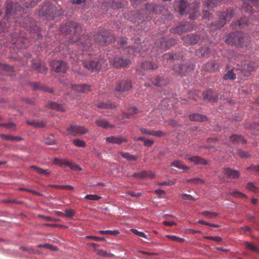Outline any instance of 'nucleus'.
<instances>
[{
	"instance_id": "1",
	"label": "nucleus",
	"mask_w": 259,
	"mask_h": 259,
	"mask_svg": "<svg viewBox=\"0 0 259 259\" xmlns=\"http://www.w3.org/2000/svg\"><path fill=\"white\" fill-rule=\"evenodd\" d=\"M6 14L5 19L9 23H12L11 19L15 20L22 17L26 13L25 10L18 3L7 1L5 4Z\"/></svg>"
},
{
	"instance_id": "2",
	"label": "nucleus",
	"mask_w": 259,
	"mask_h": 259,
	"mask_svg": "<svg viewBox=\"0 0 259 259\" xmlns=\"http://www.w3.org/2000/svg\"><path fill=\"white\" fill-rule=\"evenodd\" d=\"M250 36L242 32H234L230 34L225 39L229 45H235L238 47H246L250 42Z\"/></svg>"
},
{
	"instance_id": "3",
	"label": "nucleus",
	"mask_w": 259,
	"mask_h": 259,
	"mask_svg": "<svg viewBox=\"0 0 259 259\" xmlns=\"http://www.w3.org/2000/svg\"><path fill=\"white\" fill-rule=\"evenodd\" d=\"M175 5L178 7V12L181 15L190 14L189 18L191 19H196L197 17L198 7L194 4L189 5L185 0H180Z\"/></svg>"
},
{
	"instance_id": "4",
	"label": "nucleus",
	"mask_w": 259,
	"mask_h": 259,
	"mask_svg": "<svg viewBox=\"0 0 259 259\" xmlns=\"http://www.w3.org/2000/svg\"><path fill=\"white\" fill-rule=\"evenodd\" d=\"M79 34H77L75 37L71 38L72 42H76L77 45H80V48L82 51L88 52L90 50L92 40L90 37L88 36H81L78 38Z\"/></svg>"
},
{
	"instance_id": "5",
	"label": "nucleus",
	"mask_w": 259,
	"mask_h": 259,
	"mask_svg": "<svg viewBox=\"0 0 259 259\" xmlns=\"http://www.w3.org/2000/svg\"><path fill=\"white\" fill-rule=\"evenodd\" d=\"M81 27L76 22H68L61 26V31L63 33H68L73 32V36L72 38L75 37L81 32Z\"/></svg>"
},
{
	"instance_id": "6",
	"label": "nucleus",
	"mask_w": 259,
	"mask_h": 259,
	"mask_svg": "<svg viewBox=\"0 0 259 259\" xmlns=\"http://www.w3.org/2000/svg\"><path fill=\"white\" fill-rule=\"evenodd\" d=\"M234 11L232 9L223 12L220 16V22L215 23L214 29L223 27L228 21H229L234 17ZM214 24H212V26Z\"/></svg>"
},
{
	"instance_id": "7",
	"label": "nucleus",
	"mask_w": 259,
	"mask_h": 259,
	"mask_svg": "<svg viewBox=\"0 0 259 259\" xmlns=\"http://www.w3.org/2000/svg\"><path fill=\"white\" fill-rule=\"evenodd\" d=\"M114 40V37L111 33L106 32L97 34L94 38V41L100 45H106L112 42Z\"/></svg>"
},
{
	"instance_id": "8",
	"label": "nucleus",
	"mask_w": 259,
	"mask_h": 259,
	"mask_svg": "<svg viewBox=\"0 0 259 259\" xmlns=\"http://www.w3.org/2000/svg\"><path fill=\"white\" fill-rule=\"evenodd\" d=\"M67 130L69 135L74 137L85 134L88 131L83 126L78 125H71Z\"/></svg>"
},
{
	"instance_id": "9",
	"label": "nucleus",
	"mask_w": 259,
	"mask_h": 259,
	"mask_svg": "<svg viewBox=\"0 0 259 259\" xmlns=\"http://www.w3.org/2000/svg\"><path fill=\"white\" fill-rule=\"evenodd\" d=\"M239 177L240 173L238 171L232 169L229 167L225 168L223 170L222 176H219L224 181H226L227 179H237Z\"/></svg>"
},
{
	"instance_id": "10",
	"label": "nucleus",
	"mask_w": 259,
	"mask_h": 259,
	"mask_svg": "<svg viewBox=\"0 0 259 259\" xmlns=\"http://www.w3.org/2000/svg\"><path fill=\"white\" fill-rule=\"evenodd\" d=\"M193 66L186 62L175 66L174 69L180 75H185L188 72L193 69Z\"/></svg>"
},
{
	"instance_id": "11",
	"label": "nucleus",
	"mask_w": 259,
	"mask_h": 259,
	"mask_svg": "<svg viewBox=\"0 0 259 259\" xmlns=\"http://www.w3.org/2000/svg\"><path fill=\"white\" fill-rule=\"evenodd\" d=\"M182 39L185 44L189 45L201 43L203 39V37L199 35L192 34L182 36Z\"/></svg>"
},
{
	"instance_id": "12",
	"label": "nucleus",
	"mask_w": 259,
	"mask_h": 259,
	"mask_svg": "<svg viewBox=\"0 0 259 259\" xmlns=\"http://www.w3.org/2000/svg\"><path fill=\"white\" fill-rule=\"evenodd\" d=\"M54 71L57 72H65L67 68L65 62L59 60H54L51 64Z\"/></svg>"
},
{
	"instance_id": "13",
	"label": "nucleus",
	"mask_w": 259,
	"mask_h": 259,
	"mask_svg": "<svg viewBox=\"0 0 259 259\" xmlns=\"http://www.w3.org/2000/svg\"><path fill=\"white\" fill-rule=\"evenodd\" d=\"M145 8L149 14H160L163 10L162 6L153 4H146L145 5Z\"/></svg>"
},
{
	"instance_id": "14",
	"label": "nucleus",
	"mask_w": 259,
	"mask_h": 259,
	"mask_svg": "<svg viewBox=\"0 0 259 259\" xmlns=\"http://www.w3.org/2000/svg\"><path fill=\"white\" fill-rule=\"evenodd\" d=\"M84 67L92 71H99L101 68V64L98 61H87L82 62Z\"/></svg>"
},
{
	"instance_id": "15",
	"label": "nucleus",
	"mask_w": 259,
	"mask_h": 259,
	"mask_svg": "<svg viewBox=\"0 0 259 259\" xmlns=\"http://www.w3.org/2000/svg\"><path fill=\"white\" fill-rule=\"evenodd\" d=\"M132 87L131 80H123L120 81L117 87L116 90L118 92H125L130 90Z\"/></svg>"
},
{
	"instance_id": "16",
	"label": "nucleus",
	"mask_w": 259,
	"mask_h": 259,
	"mask_svg": "<svg viewBox=\"0 0 259 259\" xmlns=\"http://www.w3.org/2000/svg\"><path fill=\"white\" fill-rule=\"evenodd\" d=\"M130 63L129 60L123 57H116L113 60V65L116 68L124 67Z\"/></svg>"
},
{
	"instance_id": "17",
	"label": "nucleus",
	"mask_w": 259,
	"mask_h": 259,
	"mask_svg": "<svg viewBox=\"0 0 259 259\" xmlns=\"http://www.w3.org/2000/svg\"><path fill=\"white\" fill-rule=\"evenodd\" d=\"M160 47L162 49L166 50L176 44L177 40L175 39H168L162 38L160 40Z\"/></svg>"
},
{
	"instance_id": "18",
	"label": "nucleus",
	"mask_w": 259,
	"mask_h": 259,
	"mask_svg": "<svg viewBox=\"0 0 259 259\" xmlns=\"http://www.w3.org/2000/svg\"><path fill=\"white\" fill-rule=\"evenodd\" d=\"M59 165L62 166L63 165H67L70 167V168L75 171L81 170L82 168L77 164L72 163L71 162L66 159H60Z\"/></svg>"
},
{
	"instance_id": "19",
	"label": "nucleus",
	"mask_w": 259,
	"mask_h": 259,
	"mask_svg": "<svg viewBox=\"0 0 259 259\" xmlns=\"http://www.w3.org/2000/svg\"><path fill=\"white\" fill-rule=\"evenodd\" d=\"M202 95L204 99L208 100L210 102H215L218 98V95L214 94L210 89L204 92Z\"/></svg>"
},
{
	"instance_id": "20",
	"label": "nucleus",
	"mask_w": 259,
	"mask_h": 259,
	"mask_svg": "<svg viewBox=\"0 0 259 259\" xmlns=\"http://www.w3.org/2000/svg\"><path fill=\"white\" fill-rule=\"evenodd\" d=\"M27 39L24 37L19 36L18 37H13V42L17 45V47L19 48H26V45L25 44L27 41Z\"/></svg>"
},
{
	"instance_id": "21",
	"label": "nucleus",
	"mask_w": 259,
	"mask_h": 259,
	"mask_svg": "<svg viewBox=\"0 0 259 259\" xmlns=\"http://www.w3.org/2000/svg\"><path fill=\"white\" fill-rule=\"evenodd\" d=\"M72 90L81 93H85L90 91V86L87 84L75 85L71 84Z\"/></svg>"
},
{
	"instance_id": "22",
	"label": "nucleus",
	"mask_w": 259,
	"mask_h": 259,
	"mask_svg": "<svg viewBox=\"0 0 259 259\" xmlns=\"http://www.w3.org/2000/svg\"><path fill=\"white\" fill-rule=\"evenodd\" d=\"M253 66L250 64L244 63L238 69L240 70L242 73L245 76H248L249 73L253 70Z\"/></svg>"
},
{
	"instance_id": "23",
	"label": "nucleus",
	"mask_w": 259,
	"mask_h": 259,
	"mask_svg": "<svg viewBox=\"0 0 259 259\" xmlns=\"http://www.w3.org/2000/svg\"><path fill=\"white\" fill-rule=\"evenodd\" d=\"M210 54V49L207 46L201 47L195 51V54L199 57H207Z\"/></svg>"
},
{
	"instance_id": "24",
	"label": "nucleus",
	"mask_w": 259,
	"mask_h": 259,
	"mask_svg": "<svg viewBox=\"0 0 259 259\" xmlns=\"http://www.w3.org/2000/svg\"><path fill=\"white\" fill-rule=\"evenodd\" d=\"M32 68L39 73H45L47 71V68L42 63L37 61L33 62L32 63Z\"/></svg>"
},
{
	"instance_id": "25",
	"label": "nucleus",
	"mask_w": 259,
	"mask_h": 259,
	"mask_svg": "<svg viewBox=\"0 0 259 259\" xmlns=\"http://www.w3.org/2000/svg\"><path fill=\"white\" fill-rule=\"evenodd\" d=\"M219 65L214 61H210L204 64L202 68L207 71H213L217 69Z\"/></svg>"
},
{
	"instance_id": "26",
	"label": "nucleus",
	"mask_w": 259,
	"mask_h": 259,
	"mask_svg": "<svg viewBox=\"0 0 259 259\" xmlns=\"http://www.w3.org/2000/svg\"><path fill=\"white\" fill-rule=\"evenodd\" d=\"M249 20L246 17L241 18L234 24V28L235 29H242L248 25Z\"/></svg>"
},
{
	"instance_id": "27",
	"label": "nucleus",
	"mask_w": 259,
	"mask_h": 259,
	"mask_svg": "<svg viewBox=\"0 0 259 259\" xmlns=\"http://www.w3.org/2000/svg\"><path fill=\"white\" fill-rule=\"evenodd\" d=\"M106 141L108 143L120 145L123 142H126L127 140L120 137L111 136L107 137Z\"/></svg>"
},
{
	"instance_id": "28",
	"label": "nucleus",
	"mask_w": 259,
	"mask_h": 259,
	"mask_svg": "<svg viewBox=\"0 0 259 259\" xmlns=\"http://www.w3.org/2000/svg\"><path fill=\"white\" fill-rule=\"evenodd\" d=\"M188 159L189 161L193 162L195 164L207 165L208 163L206 159L197 156L189 157Z\"/></svg>"
},
{
	"instance_id": "29",
	"label": "nucleus",
	"mask_w": 259,
	"mask_h": 259,
	"mask_svg": "<svg viewBox=\"0 0 259 259\" xmlns=\"http://www.w3.org/2000/svg\"><path fill=\"white\" fill-rule=\"evenodd\" d=\"M96 123L98 126L105 128H113L114 127L113 125L111 124L108 121L104 119H98Z\"/></svg>"
},
{
	"instance_id": "30",
	"label": "nucleus",
	"mask_w": 259,
	"mask_h": 259,
	"mask_svg": "<svg viewBox=\"0 0 259 259\" xmlns=\"http://www.w3.org/2000/svg\"><path fill=\"white\" fill-rule=\"evenodd\" d=\"M40 12L44 15H51L54 12V7L47 4L42 7Z\"/></svg>"
},
{
	"instance_id": "31",
	"label": "nucleus",
	"mask_w": 259,
	"mask_h": 259,
	"mask_svg": "<svg viewBox=\"0 0 259 259\" xmlns=\"http://www.w3.org/2000/svg\"><path fill=\"white\" fill-rule=\"evenodd\" d=\"M189 119L191 121H204L207 119V118L205 116L198 113H195L189 115Z\"/></svg>"
},
{
	"instance_id": "32",
	"label": "nucleus",
	"mask_w": 259,
	"mask_h": 259,
	"mask_svg": "<svg viewBox=\"0 0 259 259\" xmlns=\"http://www.w3.org/2000/svg\"><path fill=\"white\" fill-rule=\"evenodd\" d=\"M230 141L234 144L240 143L241 144H245L246 143L244 138L237 135H233L230 137Z\"/></svg>"
},
{
	"instance_id": "33",
	"label": "nucleus",
	"mask_w": 259,
	"mask_h": 259,
	"mask_svg": "<svg viewBox=\"0 0 259 259\" xmlns=\"http://www.w3.org/2000/svg\"><path fill=\"white\" fill-rule=\"evenodd\" d=\"M164 60H178L182 58V56L180 55L173 53H166L163 55Z\"/></svg>"
},
{
	"instance_id": "34",
	"label": "nucleus",
	"mask_w": 259,
	"mask_h": 259,
	"mask_svg": "<svg viewBox=\"0 0 259 259\" xmlns=\"http://www.w3.org/2000/svg\"><path fill=\"white\" fill-rule=\"evenodd\" d=\"M32 86L34 90H42L45 92L49 93H53V89L51 88H49V87H41L40 84L38 82H33L32 83Z\"/></svg>"
},
{
	"instance_id": "35",
	"label": "nucleus",
	"mask_w": 259,
	"mask_h": 259,
	"mask_svg": "<svg viewBox=\"0 0 259 259\" xmlns=\"http://www.w3.org/2000/svg\"><path fill=\"white\" fill-rule=\"evenodd\" d=\"M236 75L233 72V69L228 70L223 76L224 80H234L236 79Z\"/></svg>"
},
{
	"instance_id": "36",
	"label": "nucleus",
	"mask_w": 259,
	"mask_h": 259,
	"mask_svg": "<svg viewBox=\"0 0 259 259\" xmlns=\"http://www.w3.org/2000/svg\"><path fill=\"white\" fill-rule=\"evenodd\" d=\"M141 67L146 70L150 69H154L157 68L156 65L152 63L151 62L145 61L141 64Z\"/></svg>"
},
{
	"instance_id": "37",
	"label": "nucleus",
	"mask_w": 259,
	"mask_h": 259,
	"mask_svg": "<svg viewBox=\"0 0 259 259\" xmlns=\"http://www.w3.org/2000/svg\"><path fill=\"white\" fill-rule=\"evenodd\" d=\"M96 106L99 108L101 109L112 108L115 107V105L110 102H107L106 103L99 102L96 105Z\"/></svg>"
},
{
	"instance_id": "38",
	"label": "nucleus",
	"mask_w": 259,
	"mask_h": 259,
	"mask_svg": "<svg viewBox=\"0 0 259 259\" xmlns=\"http://www.w3.org/2000/svg\"><path fill=\"white\" fill-rule=\"evenodd\" d=\"M171 165L184 170L189 169V167L184 165L183 163L179 160H176L174 161L171 163Z\"/></svg>"
},
{
	"instance_id": "39",
	"label": "nucleus",
	"mask_w": 259,
	"mask_h": 259,
	"mask_svg": "<svg viewBox=\"0 0 259 259\" xmlns=\"http://www.w3.org/2000/svg\"><path fill=\"white\" fill-rule=\"evenodd\" d=\"M27 124L33 126L35 127H44L45 124L42 121H36L35 120H26Z\"/></svg>"
},
{
	"instance_id": "40",
	"label": "nucleus",
	"mask_w": 259,
	"mask_h": 259,
	"mask_svg": "<svg viewBox=\"0 0 259 259\" xmlns=\"http://www.w3.org/2000/svg\"><path fill=\"white\" fill-rule=\"evenodd\" d=\"M152 83L156 86L162 87L165 85L167 83L164 81L160 77H156L152 79Z\"/></svg>"
},
{
	"instance_id": "41",
	"label": "nucleus",
	"mask_w": 259,
	"mask_h": 259,
	"mask_svg": "<svg viewBox=\"0 0 259 259\" xmlns=\"http://www.w3.org/2000/svg\"><path fill=\"white\" fill-rule=\"evenodd\" d=\"M0 137L4 138L6 140H10L13 141H19L22 140L19 137L13 136L11 135H6L3 134H0Z\"/></svg>"
},
{
	"instance_id": "42",
	"label": "nucleus",
	"mask_w": 259,
	"mask_h": 259,
	"mask_svg": "<svg viewBox=\"0 0 259 259\" xmlns=\"http://www.w3.org/2000/svg\"><path fill=\"white\" fill-rule=\"evenodd\" d=\"M48 106L54 109H56L57 111H65V109L62 105L59 104L55 102H50Z\"/></svg>"
},
{
	"instance_id": "43",
	"label": "nucleus",
	"mask_w": 259,
	"mask_h": 259,
	"mask_svg": "<svg viewBox=\"0 0 259 259\" xmlns=\"http://www.w3.org/2000/svg\"><path fill=\"white\" fill-rule=\"evenodd\" d=\"M127 52H128L129 54H133V55L135 56H137L138 54H139V55H142L141 50L139 49V47H133L128 48Z\"/></svg>"
},
{
	"instance_id": "44",
	"label": "nucleus",
	"mask_w": 259,
	"mask_h": 259,
	"mask_svg": "<svg viewBox=\"0 0 259 259\" xmlns=\"http://www.w3.org/2000/svg\"><path fill=\"white\" fill-rule=\"evenodd\" d=\"M30 168L34 169L36 172L39 174L45 175H49L50 174V172L48 171V170H45L34 165L31 166Z\"/></svg>"
},
{
	"instance_id": "45",
	"label": "nucleus",
	"mask_w": 259,
	"mask_h": 259,
	"mask_svg": "<svg viewBox=\"0 0 259 259\" xmlns=\"http://www.w3.org/2000/svg\"><path fill=\"white\" fill-rule=\"evenodd\" d=\"M0 126H4L10 131H15L16 130V125L12 122L0 123Z\"/></svg>"
},
{
	"instance_id": "46",
	"label": "nucleus",
	"mask_w": 259,
	"mask_h": 259,
	"mask_svg": "<svg viewBox=\"0 0 259 259\" xmlns=\"http://www.w3.org/2000/svg\"><path fill=\"white\" fill-rule=\"evenodd\" d=\"M120 154L122 157L128 160L135 161L137 159V156L131 155L128 153L121 152Z\"/></svg>"
},
{
	"instance_id": "47",
	"label": "nucleus",
	"mask_w": 259,
	"mask_h": 259,
	"mask_svg": "<svg viewBox=\"0 0 259 259\" xmlns=\"http://www.w3.org/2000/svg\"><path fill=\"white\" fill-rule=\"evenodd\" d=\"M97 253L99 255L107 257H112L114 256L113 254L102 249L98 250Z\"/></svg>"
},
{
	"instance_id": "48",
	"label": "nucleus",
	"mask_w": 259,
	"mask_h": 259,
	"mask_svg": "<svg viewBox=\"0 0 259 259\" xmlns=\"http://www.w3.org/2000/svg\"><path fill=\"white\" fill-rule=\"evenodd\" d=\"M137 140L143 141L144 142V145L147 147H150L153 144V140L146 139L144 137H139L137 138Z\"/></svg>"
},
{
	"instance_id": "49",
	"label": "nucleus",
	"mask_w": 259,
	"mask_h": 259,
	"mask_svg": "<svg viewBox=\"0 0 259 259\" xmlns=\"http://www.w3.org/2000/svg\"><path fill=\"white\" fill-rule=\"evenodd\" d=\"M0 69L3 70L8 72H12L14 71V68L13 66L8 65L6 64L0 63Z\"/></svg>"
},
{
	"instance_id": "50",
	"label": "nucleus",
	"mask_w": 259,
	"mask_h": 259,
	"mask_svg": "<svg viewBox=\"0 0 259 259\" xmlns=\"http://www.w3.org/2000/svg\"><path fill=\"white\" fill-rule=\"evenodd\" d=\"M50 187L60 188L61 189H66V190H73L74 188L70 185H50Z\"/></svg>"
},
{
	"instance_id": "51",
	"label": "nucleus",
	"mask_w": 259,
	"mask_h": 259,
	"mask_svg": "<svg viewBox=\"0 0 259 259\" xmlns=\"http://www.w3.org/2000/svg\"><path fill=\"white\" fill-rule=\"evenodd\" d=\"M73 143L77 147H84L86 145L84 141L78 139H74L73 141Z\"/></svg>"
},
{
	"instance_id": "52",
	"label": "nucleus",
	"mask_w": 259,
	"mask_h": 259,
	"mask_svg": "<svg viewBox=\"0 0 259 259\" xmlns=\"http://www.w3.org/2000/svg\"><path fill=\"white\" fill-rule=\"evenodd\" d=\"M246 188L250 191L253 192L254 193L259 192V188L256 187L254 184L252 183H248L247 184Z\"/></svg>"
},
{
	"instance_id": "53",
	"label": "nucleus",
	"mask_w": 259,
	"mask_h": 259,
	"mask_svg": "<svg viewBox=\"0 0 259 259\" xmlns=\"http://www.w3.org/2000/svg\"><path fill=\"white\" fill-rule=\"evenodd\" d=\"M36 4L37 2L34 0H27L24 3V5L26 8H32Z\"/></svg>"
},
{
	"instance_id": "54",
	"label": "nucleus",
	"mask_w": 259,
	"mask_h": 259,
	"mask_svg": "<svg viewBox=\"0 0 259 259\" xmlns=\"http://www.w3.org/2000/svg\"><path fill=\"white\" fill-rule=\"evenodd\" d=\"M98 233L101 234H108V235H116L119 233V232L117 230L99 231Z\"/></svg>"
},
{
	"instance_id": "55",
	"label": "nucleus",
	"mask_w": 259,
	"mask_h": 259,
	"mask_svg": "<svg viewBox=\"0 0 259 259\" xmlns=\"http://www.w3.org/2000/svg\"><path fill=\"white\" fill-rule=\"evenodd\" d=\"M237 153L239 156L243 158H247L250 156L248 152L239 149L237 150Z\"/></svg>"
},
{
	"instance_id": "56",
	"label": "nucleus",
	"mask_w": 259,
	"mask_h": 259,
	"mask_svg": "<svg viewBox=\"0 0 259 259\" xmlns=\"http://www.w3.org/2000/svg\"><path fill=\"white\" fill-rule=\"evenodd\" d=\"M166 237L174 241H177L179 242H183L184 241V239L179 238L176 236L167 235H166Z\"/></svg>"
},
{
	"instance_id": "57",
	"label": "nucleus",
	"mask_w": 259,
	"mask_h": 259,
	"mask_svg": "<svg viewBox=\"0 0 259 259\" xmlns=\"http://www.w3.org/2000/svg\"><path fill=\"white\" fill-rule=\"evenodd\" d=\"M202 214L205 217L209 219L214 218L218 215V213L209 211H204L202 213Z\"/></svg>"
},
{
	"instance_id": "58",
	"label": "nucleus",
	"mask_w": 259,
	"mask_h": 259,
	"mask_svg": "<svg viewBox=\"0 0 259 259\" xmlns=\"http://www.w3.org/2000/svg\"><path fill=\"white\" fill-rule=\"evenodd\" d=\"M84 198L91 200H99L101 199V197L96 195H87L84 197Z\"/></svg>"
},
{
	"instance_id": "59",
	"label": "nucleus",
	"mask_w": 259,
	"mask_h": 259,
	"mask_svg": "<svg viewBox=\"0 0 259 259\" xmlns=\"http://www.w3.org/2000/svg\"><path fill=\"white\" fill-rule=\"evenodd\" d=\"M182 199L183 200H185V201H186V202H187V200H189V201L195 200H196L197 198H195L190 195L184 194L182 196Z\"/></svg>"
},
{
	"instance_id": "60",
	"label": "nucleus",
	"mask_w": 259,
	"mask_h": 259,
	"mask_svg": "<svg viewBox=\"0 0 259 259\" xmlns=\"http://www.w3.org/2000/svg\"><path fill=\"white\" fill-rule=\"evenodd\" d=\"M187 30H189V29H188L186 25H180L176 28V31L178 33L183 32Z\"/></svg>"
},
{
	"instance_id": "61",
	"label": "nucleus",
	"mask_w": 259,
	"mask_h": 259,
	"mask_svg": "<svg viewBox=\"0 0 259 259\" xmlns=\"http://www.w3.org/2000/svg\"><path fill=\"white\" fill-rule=\"evenodd\" d=\"M131 231L135 235H137L139 236H140V237H143L145 238H147V236L143 232H140V231H138L137 230L134 229H132L131 230Z\"/></svg>"
},
{
	"instance_id": "62",
	"label": "nucleus",
	"mask_w": 259,
	"mask_h": 259,
	"mask_svg": "<svg viewBox=\"0 0 259 259\" xmlns=\"http://www.w3.org/2000/svg\"><path fill=\"white\" fill-rule=\"evenodd\" d=\"M242 8L246 12H250L252 10V6L248 3L244 2L242 5Z\"/></svg>"
},
{
	"instance_id": "63",
	"label": "nucleus",
	"mask_w": 259,
	"mask_h": 259,
	"mask_svg": "<svg viewBox=\"0 0 259 259\" xmlns=\"http://www.w3.org/2000/svg\"><path fill=\"white\" fill-rule=\"evenodd\" d=\"M247 169L248 170L254 171L259 175V165L255 166L252 165L250 166L249 167H248L247 168Z\"/></svg>"
},
{
	"instance_id": "64",
	"label": "nucleus",
	"mask_w": 259,
	"mask_h": 259,
	"mask_svg": "<svg viewBox=\"0 0 259 259\" xmlns=\"http://www.w3.org/2000/svg\"><path fill=\"white\" fill-rule=\"evenodd\" d=\"M151 135L158 137H161L164 135V133H163L161 131H152Z\"/></svg>"
}]
</instances>
